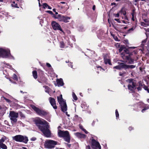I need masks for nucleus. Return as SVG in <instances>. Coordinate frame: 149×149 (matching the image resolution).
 <instances>
[{"instance_id": "38", "label": "nucleus", "mask_w": 149, "mask_h": 149, "mask_svg": "<svg viewBox=\"0 0 149 149\" xmlns=\"http://www.w3.org/2000/svg\"><path fill=\"white\" fill-rule=\"evenodd\" d=\"M48 5L46 3H44L43 4V8L45 9L47 7V6H48Z\"/></svg>"}, {"instance_id": "53", "label": "nucleus", "mask_w": 149, "mask_h": 149, "mask_svg": "<svg viewBox=\"0 0 149 149\" xmlns=\"http://www.w3.org/2000/svg\"><path fill=\"white\" fill-rule=\"evenodd\" d=\"M95 8H96L95 6V5H94L93 6V8H92V9H93V10H95Z\"/></svg>"}, {"instance_id": "3", "label": "nucleus", "mask_w": 149, "mask_h": 149, "mask_svg": "<svg viewBox=\"0 0 149 149\" xmlns=\"http://www.w3.org/2000/svg\"><path fill=\"white\" fill-rule=\"evenodd\" d=\"M58 135L59 137H63L65 141L68 143H70V137L68 131L59 130L58 131Z\"/></svg>"}, {"instance_id": "29", "label": "nucleus", "mask_w": 149, "mask_h": 149, "mask_svg": "<svg viewBox=\"0 0 149 149\" xmlns=\"http://www.w3.org/2000/svg\"><path fill=\"white\" fill-rule=\"evenodd\" d=\"M6 139V138L5 136H3L1 139H0V143H2Z\"/></svg>"}, {"instance_id": "36", "label": "nucleus", "mask_w": 149, "mask_h": 149, "mask_svg": "<svg viewBox=\"0 0 149 149\" xmlns=\"http://www.w3.org/2000/svg\"><path fill=\"white\" fill-rule=\"evenodd\" d=\"M143 88L147 92L149 93V88H148V87L146 86H144V87H143Z\"/></svg>"}, {"instance_id": "55", "label": "nucleus", "mask_w": 149, "mask_h": 149, "mask_svg": "<svg viewBox=\"0 0 149 149\" xmlns=\"http://www.w3.org/2000/svg\"><path fill=\"white\" fill-rule=\"evenodd\" d=\"M114 20L117 21L118 23H120V22L119 20V19H115Z\"/></svg>"}, {"instance_id": "58", "label": "nucleus", "mask_w": 149, "mask_h": 149, "mask_svg": "<svg viewBox=\"0 0 149 149\" xmlns=\"http://www.w3.org/2000/svg\"><path fill=\"white\" fill-rule=\"evenodd\" d=\"M146 55L148 57H149V52L147 53L146 54Z\"/></svg>"}, {"instance_id": "48", "label": "nucleus", "mask_w": 149, "mask_h": 149, "mask_svg": "<svg viewBox=\"0 0 149 149\" xmlns=\"http://www.w3.org/2000/svg\"><path fill=\"white\" fill-rule=\"evenodd\" d=\"M114 16L116 17H118L119 16V14L118 13L116 14H114Z\"/></svg>"}, {"instance_id": "51", "label": "nucleus", "mask_w": 149, "mask_h": 149, "mask_svg": "<svg viewBox=\"0 0 149 149\" xmlns=\"http://www.w3.org/2000/svg\"><path fill=\"white\" fill-rule=\"evenodd\" d=\"M147 108H145L144 109H143L141 110V112H144L146 110H147Z\"/></svg>"}, {"instance_id": "31", "label": "nucleus", "mask_w": 149, "mask_h": 149, "mask_svg": "<svg viewBox=\"0 0 149 149\" xmlns=\"http://www.w3.org/2000/svg\"><path fill=\"white\" fill-rule=\"evenodd\" d=\"M11 6L12 7H14L15 8H18L17 4V3H15V1H13L11 3Z\"/></svg>"}, {"instance_id": "18", "label": "nucleus", "mask_w": 149, "mask_h": 149, "mask_svg": "<svg viewBox=\"0 0 149 149\" xmlns=\"http://www.w3.org/2000/svg\"><path fill=\"white\" fill-rule=\"evenodd\" d=\"M64 16L62 15H54L53 17L55 19H57L58 21L62 22Z\"/></svg>"}, {"instance_id": "34", "label": "nucleus", "mask_w": 149, "mask_h": 149, "mask_svg": "<svg viewBox=\"0 0 149 149\" xmlns=\"http://www.w3.org/2000/svg\"><path fill=\"white\" fill-rule=\"evenodd\" d=\"M72 97L75 100H77L78 99L77 97V96L74 93H72Z\"/></svg>"}, {"instance_id": "6", "label": "nucleus", "mask_w": 149, "mask_h": 149, "mask_svg": "<svg viewBox=\"0 0 149 149\" xmlns=\"http://www.w3.org/2000/svg\"><path fill=\"white\" fill-rule=\"evenodd\" d=\"M10 51L8 48H0V57L3 58L9 57L10 55Z\"/></svg>"}, {"instance_id": "16", "label": "nucleus", "mask_w": 149, "mask_h": 149, "mask_svg": "<svg viewBox=\"0 0 149 149\" xmlns=\"http://www.w3.org/2000/svg\"><path fill=\"white\" fill-rule=\"evenodd\" d=\"M118 63L119 65L114 66L113 68L119 70H120L122 69H123L125 70L124 63L118 62Z\"/></svg>"}, {"instance_id": "22", "label": "nucleus", "mask_w": 149, "mask_h": 149, "mask_svg": "<svg viewBox=\"0 0 149 149\" xmlns=\"http://www.w3.org/2000/svg\"><path fill=\"white\" fill-rule=\"evenodd\" d=\"M104 62L105 64L107 65L108 64L109 65H111L112 64L111 62V60L109 59H104Z\"/></svg>"}, {"instance_id": "60", "label": "nucleus", "mask_w": 149, "mask_h": 149, "mask_svg": "<svg viewBox=\"0 0 149 149\" xmlns=\"http://www.w3.org/2000/svg\"><path fill=\"white\" fill-rule=\"evenodd\" d=\"M79 127H80V129H81L82 131H83V129H84L82 126H80Z\"/></svg>"}, {"instance_id": "33", "label": "nucleus", "mask_w": 149, "mask_h": 149, "mask_svg": "<svg viewBox=\"0 0 149 149\" xmlns=\"http://www.w3.org/2000/svg\"><path fill=\"white\" fill-rule=\"evenodd\" d=\"M13 139L17 141H19V135H16L13 137Z\"/></svg>"}, {"instance_id": "37", "label": "nucleus", "mask_w": 149, "mask_h": 149, "mask_svg": "<svg viewBox=\"0 0 149 149\" xmlns=\"http://www.w3.org/2000/svg\"><path fill=\"white\" fill-rule=\"evenodd\" d=\"M65 46L64 43L63 42H60V47L63 48H64Z\"/></svg>"}, {"instance_id": "30", "label": "nucleus", "mask_w": 149, "mask_h": 149, "mask_svg": "<svg viewBox=\"0 0 149 149\" xmlns=\"http://www.w3.org/2000/svg\"><path fill=\"white\" fill-rule=\"evenodd\" d=\"M126 72L125 71H123V72H119V75L120 76H122V77H124L125 76V75L126 74Z\"/></svg>"}, {"instance_id": "17", "label": "nucleus", "mask_w": 149, "mask_h": 149, "mask_svg": "<svg viewBox=\"0 0 149 149\" xmlns=\"http://www.w3.org/2000/svg\"><path fill=\"white\" fill-rule=\"evenodd\" d=\"M136 66L134 65H128L124 63L125 70L127 71L129 69H132L135 68Z\"/></svg>"}, {"instance_id": "63", "label": "nucleus", "mask_w": 149, "mask_h": 149, "mask_svg": "<svg viewBox=\"0 0 149 149\" xmlns=\"http://www.w3.org/2000/svg\"><path fill=\"white\" fill-rule=\"evenodd\" d=\"M125 19L128 20V18L126 16H125Z\"/></svg>"}, {"instance_id": "26", "label": "nucleus", "mask_w": 149, "mask_h": 149, "mask_svg": "<svg viewBox=\"0 0 149 149\" xmlns=\"http://www.w3.org/2000/svg\"><path fill=\"white\" fill-rule=\"evenodd\" d=\"M136 26H133L130 29L128 30H127V31L128 33H130L131 31H133L134 29L136 28Z\"/></svg>"}, {"instance_id": "42", "label": "nucleus", "mask_w": 149, "mask_h": 149, "mask_svg": "<svg viewBox=\"0 0 149 149\" xmlns=\"http://www.w3.org/2000/svg\"><path fill=\"white\" fill-rule=\"evenodd\" d=\"M96 67L97 69L100 68V70H101L102 69L104 70V69L101 66H96Z\"/></svg>"}, {"instance_id": "12", "label": "nucleus", "mask_w": 149, "mask_h": 149, "mask_svg": "<svg viewBox=\"0 0 149 149\" xmlns=\"http://www.w3.org/2000/svg\"><path fill=\"white\" fill-rule=\"evenodd\" d=\"M49 100L50 103L53 108L55 109H56L57 107L56 105L55 99L54 98L49 97Z\"/></svg>"}, {"instance_id": "2", "label": "nucleus", "mask_w": 149, "mask_h": 149, "mask_svg": "<svg viewBox=\"0 0 149 149\" xmlns=\"http://www.w3.org/2000/svg\"><path fill=\"white\" fill-rule=\"evenodd\" d=\"M125 53H126V54L128 55H125L123 58L125 59L126 61H128L129 64H132L134 63V60L131 57V56L134 55L137 58V54L138 53V50H134L133 51L132 50H129L128 49H126L124 51Z\"/></svg>"}, {"instance_id": "45", "label": "nucleus", "mask_w": 149, "mask_h": 149, "mask_svg": "<svg viewBox=\"0 0 149 149\" xmlns=\"http://www.w3.org/2000/svg\"><path fill=\"white\" fill-rule=\"evenodd\" d=\"M128 129L129 130L131 131L132 130H133L134 128V127H132V126H130L129 127Z\"/></svg>"}, {"instance_id": "32", "label": "nucleus", "mask_w": 149, "mask_h": 149, "mask_svg": "<svg viewBox=\"0 0 149 149\" xmlns=\"http://www.w3.org/2000/svg\"><path fill=\"white\" fill-rule=\"evenodd\" d=\"M147 40V38L145 39L144 40H143L142 42V43L141 44V46L142 47H143L145 43L146 42Z\"/></svg>"}, {"instance_id": "25", "label": "nucleus", "mask_w": 149, "mask_h": 149, "mask_svg": "<svg viewBox=\"0 0 149 149\" xmlns=\"http://www.w3.org/2000/svg\"><path fill=\"white\" fill-rule=\"evenodd\" d=\"M144 22H143L144 25L146 26H149V20L147 19H144Z\"/></svg>"}, {"instance_id": "61", "label": "nucleus", "mask_w": 149, "mask_h": 149, "mask_svg": "<svg viewBox=\"0 0 149 149\" xmlns=\"http://www.w3.org/2000/svg\"><path fill=\"white\" fill-rule=\"evenodd\" d=\"M36 138H32L31 139V140L33 141H34L35 140H36Z\"/></svg>"}, {"instance_id": "15", "label": "nucleus", "mask_w": 149, "mask_h": 149, "mask_svg": "<svg viewBox=\"0 0 149 149\" xmlns=\"http://www.w3.org/2000/svg\"><path fill=\"white\" fill-rule=\"evenodd\" d=\"M47 79L45 77L44 75L40 76V77L38 79V81L39 83L43 84H47Z\"/></svg>"}, {"instance_id": "44", "label": "nucleus", "mask_w": 149, "mask_h": 149, "mask_svg": "<svg viewBox=\"0 0 149 149\" xmlns=\"http://www.w3.org/2000/svg\"><path fill=\"white\" fill-rule=\"evenodd\" d=\"M4 99L6 101L10 103L11 102L10 100L8 99L5 97H4Z\"/></svg>"}, {"instance_id": "56", "label": "nucleus", "mask_w": 149, "mask_h": 149, "mask_svg": "<svg viewBox=\"0 0 149 149\" xmlns=\"http://www.w3.org/2000/svg\"><path fill=\"white\" fill-rule=\"evenodd\" d=\"M123 15L124 16H125L126 14V12L125 11H123Z\"/></svg>"}, {"instance_id": "27", "label": "nucleus", "mask_w": 149, "mask_h": 149, "mask_svg": "<svg viewBox=\"0 0 149 149\" xmlns=\"http://www.w3.org/2000/svg\"><path fill=\"white\" fill-rule=\"evenodd\" d=\"M0 147L3 149H7V147L6 146L5 144L3 143H0Z\"/></svg>"}, {"instance_id": "14", "label": "nucleus", "mask_w": 149, "mask_h": 149, "mask_svg": "<svg viewBox=\"0 0 149 149\" xmlns=\"http://www.w3.org/2000/svg\"><path fill=\"white\" fill-rule=\"evenodd\" d=\"M59 104L62 111L63 112H65L67 111V107L66 102L61 103V104Z\"/></svg>"}, {"instance_id": "40", "label": "nucleus", "mask_w": 149, "mask_h": 149, "mask_svg": "<svg viewBox=\"0 0 149 149\" xmlns=\"http://www.w3.org/2000/svg\"><path fill=\"white\" fill-rule=\"evenodd\" d=\"M139 86H142L143 87H144V86H146L144 84H142L141 82H139Z\"/></svg>"}, {"instance_id": "54", "label": "nucleus", "mask_w": 149, "mask_h": 149, "mask_svg": "<svg viewBox=\"0 0 149 149\" xmlns=\"http://www.w3.org/2000/svg\"><path fill=\"white\" fill-rule=\"evenodd\" d=\"M132 19L133 21H134V13H132Z\"/></svg>"}, {"instance_id": "1", "label": "nucleus", "mask_w": 149, "mask_h": 149, "mask_svg": "<svg viewBox=\"0 0 149 149\" xmlns=\"http://www.w3.org/2000/svg\"><path fill=\"white\" fill-rule=\"evenodd\" d=\"M33 122L46 137H49L51 136V133L49 129L50 126L47 121L40 118L38 117L34 120Z\"/></svg>"}, {"instance_id": "41", "label": "nucleus", "mask_w": 149, "mask_h": 149, "mask_svg": "<svg viewBox=\"0 0 149 149\" xmlns=\"http://www.w3.org/2000/svg\"><path fill=\"white\" fill-rule=\"evenodd\" d=\"M13 78L15 80H17V76L15 74H14L13 75Z\"/></svg>"}, {"instance_id": "64", "label": "nucleus", "mask_w": 149, "mask_h": 149, "mask_svg": "<svg viewBox=\"0 0 149 149\" xmlns=\"http://www.w3.org/2000/svg\"><path fill=\"white\" fill-rule=\"evenodd\" d=\"M95 122L94 121H93L92 124V125L93 126H94V124H95Z\"/></svg>"}, {"instance_id": "19", "label": "nucleus", "mask_w": 149, "mask_h": 149, "mask_svg": "<svg viewBox=\"0 0 149 149\" xmlns=\"http://www.w3.org/2000/svg\"><path fill=\"white\" fill-rule=\"evenodd\" d=\"M57 84L58 86H62L64 85V83L62 78L57 79L56 80Z\"/></svg>"}, {"instance_id": "10", "label": "nucleus", "mask_w": 149, "mask_h": 149, "mask_svg": "<svg viewBox=\"0 0 149 149\" xmlns=\"http://www.w3.org/2000/svg\"><path fill=\"white\" fill-rule=\"evenodd\" d=\"M52 26L54 30H59L64 33L63 31L61 29L60 25L55 21H53L52 22Z\"/></svg>"}, {"instance_id": "8", "label": "nucleus", "mask_w": 149, "mask_h": 149, "mask_svg": "<svg viewBox=\"0 0 149 149\" xmlns=\"http://www.w3.org/2000/svg\"><path fill=\"white\" fill-rule=\"evenodd\" d=\"M135 48H136V47H127V48H126L124 46H123L120 47L119 50V52L121 53L122 57L124 58V57L126 55V53H125L124 52L125 49H128L129 50H131V49H134Z\"/></svg>"}, {"instance_id": "46", "label": "nucleus", "mask_w": 149, "mask_h": 149, "mask_svg": "<svg viewBox=\"0 0 149 149\" xmlns=\"http://www.w3.org/2000/svg\"><path fill=\"white\" fill-rule=\"evenodd\" d=\"M83 131L86 134H88V132L85 129H83Z\"/></svg>"}, {"instance_id": "28", "label": "nucleus", "mask_w": 149, "mask_h": 149, "mask_svg": "<svg viewBox=\"0 0 149 149\" xmlns=\"http://www.w3.org/2000/svg\"><path fill=\"white\" fill-rule=\"evenodd\" d=\"M38 76L39 77H40V76L42 75H44L43 72L40 70H39L38 71Z\"/></svg>"}, {"instance_id": "62", "label": "nucleus", "mask_w": 149, "mask_h": 149, "mask_svg": "<svg viewBox=\"0 0 149 149\" xmlns=\"http://www.w3.org/2000/svg\"><path fill=\"white\" fill-rule=\"evenodd\" d=\"M48 8L49 9H52V7L49 6V5H48V6H47Z\"/></svg>"}, {"instance_id": "49", "label": "nucleus", "mask_w": 149, "mask_h": 149, "mask_svg": "<svg viewBox=\"0 0 149 149\" xmlns=\"http://www.w3.org/2000/svg\"><path fill=\"white\" fill-rule=\"evenodd\" d=\"M107 54L106 55L104 56V60L105 59H108V58H107Z\"/></svg>"}, {"instance_id": "23", "label": "nucleus", "mask_w": 149, "mask_h": 149, "mask_svg": "<svg viewBox=\"0 0 149 149\" xmlns=\"http://www.w3.org/2000/svg\"><path fill=\"white\" fill-rule=\"evenodd\" d=\"M70 19V17L64 16L62 22L65 23H67L69 22L68 20Z\"/></svg>"}, {"instance_id": "47", "label": "nucleus", "mask_w": 149, "mask_h": 149, "mask_svg": "<svg viewBox=\"0 0 149 149\" xmlns=\"http://www.w3.org/2000/svg\"><path fill=\"white\" fill-rule=\"evenodd\" d=\"M46 65L48 68H50L51 67V65L48 63H47Z\"/></svg>"}, {"instance_id": "24", "label": "nucleus", "mask_w": 149, "mask_h": 149, "mask_svg": "<svg viewBox=\"0 0 149 149\" xmlns=\"http://www.w3.org/2000/svg\"><path fill=\"white\" fill-rule=\"evenodd\" d=\"M33 76L34 78L36 79L38 78L37 72L36 71L34 70L32 72Z\"/></svg>"}, {"instance_id": "20", "label": "nucleus", "mask_w": 149, "mask_h": 149, "mask_svg": "<svg viewBox=\"0 0 149 149\" xmlns=\"http://www.w3.org/2000/svg\"><path fill=\"white\" fill-rule=\"evenodd\" d=\"M57 98L58 102L59 104H61V103L65 102V100L63 99L62 94L60 95L59 96H58Z\"/></svg>"}, {"instance_id": "57", "label": "nucleus", "mask_w": 149, "mask_h": 149, "mask_svg": "<svg viewBox=\"0 0 149 149\" xmlns=\"http://www.w3.org/2000/svg\"><path fill=\"white\" fill-rule=\"evenodd\" d=\"M116 3H112L111 4V6H113V5H116Z\"/></svg>"}, {"instance_id": "21", "label": "nucleus", "mask_w": 149, "mask_h": 149, "mask_svg": "<svg viewBox=\"0 0 149 149\" xmlns=\"http://www.w3.org/2000/svg\"><path fill=\"white\" fill-rule=\"evenodd\" d=\"M76 136L79 138H85L86 136V135L84 134H82L79 132H77L75 133Z\"/></svg>"}, {"instance_id": "9", "label": "nucleus", "mask_w": 149, "mask_h": 149, "mask_svg": "<svg viewBox=\"0 0 149 149\" xmlns=\"http://www.w3.org/2000/svg\"><path fill=\"white\" fill-rule=\"evenodd\" d=\"M18 113L13 111H10L9 113V117L12 123H16L17 121Z\"/></svg>"}, {"instance_id": "43", "label": "nucleus", "mask_w": 149, "mask_h": 149, "mask_svg": "<svg viewBox=\"0 0 149 149\" xmlns=\"http://www.w3.org/2000/svg\"><path fill=\"white\" fill-rule=\"evenodd\" d=\"M19 114H20V116L21 117H23V118L25 117V116H24V115L21 112L19 111Z\"/></svg>"}, {"instance_id": "11", "label": "nucleus", "mask_w": 149, "mask_h": 149, "mask_svg": "<svg viewBox=\"0 0 149 149\" xmlns=\"http://www.w3.org/2000/svg\"><path fill=\"white\" fill-rule=\"evenodd\" d=\"M91 146L93 149H97V148L99 147L100 145L98 141L93 139L91 140Z\"/></svg>"}, {"instance_id": "5", "label": "nucleus", "mask_w": 149, "mask_h": 149, "mask_svg": "<svg viewBox=\"0 0 149 149\" xmlns=\"http://www.w3.org/2000/svg\"><path fill=\"white\" fill-rule=\"evenodd\" d=\"M126 81L129 83L127 86L128 89L131 93H134V90L136 88V83L135 81L133 79H129L126 80Z\"/></svg>"}, {"instance_id": "50", "label": "nucleus", "mask_w": 149, "mask_h": 149, "mask_svg": "<svg viewBox=\"0 0 149 149\" xmlns=\"http://www.w3.org/2000/svg\"><path fill=\"white\" fill-rule=\"evenodd\" d=\"M136 88L138 91L141 90V88L140 86H139Z\"/></svg>"}, {"instance_id": "4", "label": "nucleus", "mask_w": 149, "mask_h": 149, "mask_svg": "<svg viewBox=\"0 0 149 149\" xmlns=\"http://www.w3.org/2000/svg\"><path fill=\"white\" fill-rule=\"evenodd\" d=\"M31 107L34 110L37 114L40 116H47L49 115V113L48 111L41 109L36 107L34 105H31Z\"/></svg>"}, {"instance_id": "35", "label": "nucleus", "mask_w": 149, "mask_h": 149, "mask_svg": "<svg viewBox=\"0 0 149 149\" xmlns=\"http://www.w3.org/2000/svg\"><path fill=\"white\" fill-rule=\"evenodd\" d=\"M115 113H116V119H117L118 118H119V114L118 112V111L117 109L116 110Z\"/></svg>"}, {"instance_id": "7", "label": "nucleus", "mask_w": 149, "mask_h": 149, "mask_svg": "<svg viewBox=\"0 0 149 149\" xmlns=\"http://www.w3.org/2000/svg\"><path fill=\"white\" fill-rule=\"evenodd\" d=\"M57 142L53 140H49L46 141L44 144L45 148L47 149H52L56 145Z\"/></svg>"}, {"instance_id": "52", "label": "nucleus", "mask_w": 149, "mask_h": 149, "mask_svg": "<svg viewBox=\"0 0 149 149\" xmlns=\"http://www.w3.org/2000/svg\"><path fill=\"white\" fill-rule=\"evenodd\" d=\"M86 149H91V147L89 145L87 146L86 147Z\"/></svg>"}, {"instance_id": "59", "label": "nucleus", "mask_w": 149, "mask_h": 149, "mask_svg": "<svg viewBox=\"0 0 149 149\" xmlns=\"http://www.w3.org/2000/svg\"><path fill=\"white\" fill-rule=\"evenodd\" d=\"M114 39H115V40L116 41H117V40L118 39V38L117 36H115V37H114Z\"/></svg>"}, {"instance_id": "13", "label": "nucleus", "mask_w": 149, "mask_h": 149, "mask_svg": "<svg viewBox=\"0 0 149 149\" xmlns=\"http://www.w3.org/2000/svg\"><path fill=\"white\" fill-rule=\"evenodd\" d=\"M28 140V138L26 136L19 135V142L27 143Z\"/></svg>"}, {"instance_id": "39", "label": "nucleus", "mask_w": 149, "mask_h": 149, "mask_svg": "<svg viewBox=\"0 0 149 149\" xmlns=\"http://www.w3.org/2000/svg\"><path fill=\"white\" fill-rule=\"evenodd\" d=\"M46 12L49 13V14L52 15H54V14H53V13L52 12L51 10H47L46 11Z\"/></svg>"}]
</instances>
